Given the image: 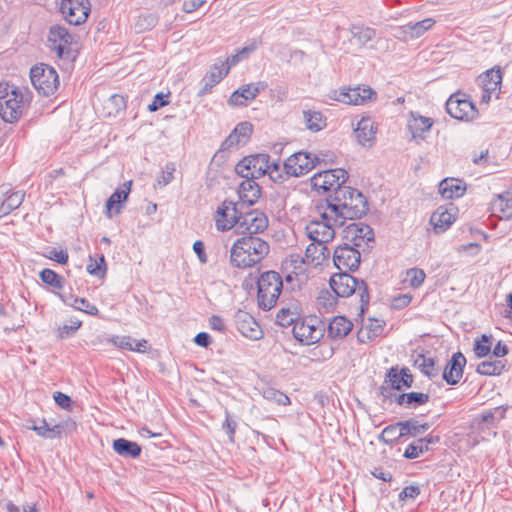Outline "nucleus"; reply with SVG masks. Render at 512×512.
I'll list each match as a JSON object with an SVG mask.
<instances>
[{
  "mask_svg": "<svg viewBox=\"0 0 512 512\" xmlns=\"http://www.w3.org/2000/svg\"><path fill=\"white\" fill-rule=\"evenodd\" d=\"M368 211L364 195L350 186L338 187L327 200L321 217L335 224L345 225L347 220L360 219Z\"/></svg>",
  "mask_w": 512,
  "mask_h": 512,
  "instance_id": "obj_1",
  "label": "nucleus"
},
{
  "mask_svg": "<svg viewBox=\"0 0 512 512\" xmlns=\"http://www.w3.org/2000/svg\"><path fill=\"white\" fill-rule=\"evenodd\" d=\"M31 101L28 88L0 83V116L5 122H17L28 111Z\"/></svg>",
  "mask_w": 512,
  "mask_h": 512,
  "instance_id": "obj_2",
  "label": "nucleus"
},
{
  "mask_svg": "<svg viewBox=\"0 0 512 512\" xmlns=\"http://www.w3.org/2000/svg\"><path fill=\"white\" fill-rule=\"evenodd\" d=\"M269 253V244L255 236L237 239L230 250V261L234 267L249 268L260 263Z\"/></svg>",
  "mask_w": 512,
  "mask_h": 512,
  "instance_id": "obj_3",
  "label": "nucleus"
},
{
  "mask_svg": "<svg viewBox=\"0 0 512 512\" xmlns=\"http://www.w3.org/2000/svg\"><path fill=\"white\" fill-rule=\"evenodd\" d=\"M329 284L337 297H349L356 294L360 301V315H363L370 301L368 286L364 280H359L347 272L333 274Z\"/></svg>",
  "mask_w": 512,
  "mask_h": 512,
  "instance_id": "obj_4",
  "label": "nucleus"
},
{
  "mask_svg": "<svg viewBox=\"0 0 512 512\" xmlns=\"http://www.w3.org/2000/svg\"><path fill=\"white\" fill-rule=\"evenodd\" d=\"M258 305L263 310L272 309L280 296L283 288V280L279 273L267 271L261 274L257 282Z\"/></svg>",
  "mask_w": 512,
  "mask_h": 512,
  "instance_id": "obj_5",
  "label": "nucleus"
},
{
  "mask_svg": "<svg viewBox=\"0 0 512 512\" xmlns=\"http://www.w3.org/2000/svg\"><path fill=\"white\" fill-rule=\"evenodd\" d=\"M30 79L38 93L44 96L53 95L59 87V77L56 70L44 63L31 68Z\"/></svg>",
  "mask_w": 512,
  "mask_h": 512,
  "instance_id": "obj_6",
  "label": "nucleus"
},
{
  "mask_svg": "<svg viewBox=\"0 0 512 512\" xmlns=\"http://www.w3.org/2000/svg\"><path fill=\"white\" fill-rule=\"evenodd\" d=\"M294 338L304 345L320 341L324 335L322 322L317 317H306L295 322L292 329Z\"/></svg>",
  "mask_w": 512,
  "mask_h": 512,
  "instance_id": "obj_7",
  "label": "nucleus"
},
{
  "mask_svg": "<svg viewBox=\"0 0 512 512\" xmlns=\"http://www.w3.org/2000/svg\"><path fill=\"white\" fill-rule=\"evenodd\" d=\"M377 93L370 87L357 86L333 90L330 98L347 105H363L376 99Z\"/></svg>",
  "mask_w": 512,
  "mask_h": 512,
  "instance_id": "obj_8",
  "label": "nucleus"
},
{
  "mask_svg": "<svg viewBox=\"0 0 512 512\" xmlns=\"http://www.w3.org/2000/svg\"><path fill=\"white\" fill-rule=\"evenodd\" d=\"M319 162L317 155L299 151L287 158L283 164L285 175L299 177L310 172Z\"/></svg>",
  "mask_w": 512,
  "mask_h": 512,
  "instance_id": "obj_9",
  "label": "nucleus"
},
{
  "mask_svg": "<svg viewBox=\"0 0 512 512\" xmlns=\"http://www.w3.org/2000/svg\"><path fill=\"white\" fill-rule=\"evenodd\" d=\"M348 179L346 170L338 168L321 171L315 174L311 179V186L317 192H327L331 189L344 187L343 185Z\"/></svg>",
  "mask_w": 512,
  "mask_h": 512,
  "instance_id": "obj_10",
  "label": "nucleus"
},
{
  "mask_svg": "<svg viewBox=\"0 0 512 512\" xmlns=\"http://www.w3.org/2000/svg\"><path fill=\"white\" fill-rule=\"evenodd\" d=\"M242 209L238 203L225 200L218 206L215 214V225L218 231H228L233 227L238 229Z\"/></svg>",
  "mask_w": 512,
  "mask_h": 512,
  "instance_id": "obj_11",
  "label": "nucleus"
},
{
  "mask_svg": "<svg viewBox=\"0 0 512 512\" xmlns=\"http://www.w3.org/2000/svg\"><path fill=\"white\" fill-rule=\"evenodd\" d=\"M269 161L270 157L267 154L245 157L236 165L235 170L243 178H259L266 175Z\"/></svg>",
  "mask_w": 512,
  "mask_h": 512,
  "instance_id": "obj_12",
  "label": "nucleus"
},
{
  "mask_svg": "<svg viewBox=\"0 0 512 512\" xmlns=\"http://www.w3.org/2000/svg\"><path fill=\"white\" fill-rule=\"evenodd\" d=\"M446 111L451 117L462 121L472 120L477 115L475 105L460 93L450 96L446 102Z\"/></svg>",
  "mask_w": 512,
  "mask_h": 512,
  "instance_id": "obj_13",
  "label": "nucleus"
},
{
  "mask_svg": "<svg viewBox=\"0 0 512 512\" xmlns=\"http://www.w3.org/2000/svg\"><path fill=\"white\" fill-rule=\"evenodd\" d=\"M268 227V217L266 214L259 210H250L244 212L240 217L238 224L237 233L247 234V236H253L254 234L264 232Z\"/></svg>",
  "mask_w": 512,
  "mask_h": 512,
  "instance_id": "obj_14",
  "label": "nucleus"
},
{
  "mask_svg": "<svg viewBox=\"0 0 512 512\" xmlns=\"http://www.w3.org/2000/svg\"><path fill=\"white\" fill-rule=\"evenodd\" d=\"M60 11L69 24L80 25L88 18L90 2L89 0H62Z\"/></svg>",
  "mask_w": 512,
  "mask_h": 512,
  "instance_id": "obj_15",
  "label": "nucleus"
},
{
  "mask_svg": "<svg viewBox=\"0 0 512 512\" xmlns=\"http://www.w3.org/2000/svg\"><path fill=\"white\" fill-rule=\"evenodd\" d=\"M341 226L321 217V220L310 221L306 225L305 232L312 242L327 244L335 237V227Z\"/></svg>",
  "mask_w": 512,
  "mask_h": 512,
  "instance_id": "obj_16",
  "label": "nucleus"
},
{
  "mask_svg": "<svg viewBox=\"0 0 512 512\" xmlns=\"http://www.w3.org/2000/svg\"><path fill=\"white\" fill-rule=\"evenodd\" d=\"M360 257V252L346 243L335 249L333 261L340 271H354L360 264Z\"/></svg>",
  "mask_w": 512,
  "mask_h": 512,
  "instance_id": "obj_17",
  "label": "nucleus"
},
{
  "mask_svg": "<svg viewBox=\"0 0 512 512\" xmlns=\"http://www.w3.org/2000/svg\"><path fill=\"white\" fill-rule=\"evenodd\" d=\"M344 239L355 247L367 245L374 240L372 228L363 222H352L344 229Z\"/></svg>",
  "mask_w": 512,
  "mask_h": 512,
  "instance_id": "obj_18",
  "label": "nucleus"
},
{
  "mask_svg": "<svg viewBox=\"0 0 512 512\" xmlns=\"http://www.w3.org/2000/svg\"><path fill=\"white\" fill-rule=\"evenodd\" d=\"M267 88L266 82H257L242 85L235 90L229 97L230 106H246L250 101L254 100L257 95Z\"/></svg>",
  "mask_w": 512,
  "mask_h": 512,
  "instance_id": "obj_19",
  "label": "nucleus"
},
{
  "mask_svg": "<svg viewBox=\"0 0 512 512\" xmlns=\"http://www.w3.org/2000/svg\"><path fill=\"white\" fill-rule=\"evenodd\" d=\"M238 331L250 340H259L263 331L258 322L247 312L238 311L235 317Z\"/></svg>",
  "mask_w": 512,
  "mask_h": 512,
  "instance_id": "obj_20",
  "label": "nucleus"
},
{
  "mask_svg": "<svg viewBox=\"0 0 512 512\" xmlns=\"http://www.w3.org/2000/svg\"><path fill=\"white\" fill-rule=\"evenodd\" d=\"M49 42L53 49L57 51L59 57H63L69 51L72 43V36L66 28L62 26H52L49 31Z\"/></svg>",
  "mask_w": 512,
  "mask_h": 512,
  "instance_id": "obj_21",
  "label": "nucleus"
},
{
  "mask_svg": "<svg viewBox=\"0 0 512 512\" xmlns=\"http://www.w3.org/2000/svg\"><path fill=\"white\" fill-rule=\"evenodd\" d=\"M456 213L455 207L440 206L430 217V223L434 227L436 233L446 231L455 221Z\"/></svg>",
  "mask_w": 512,
  "mask_h": 512,
  "instance_id": "obj_22",
  "label": "nucleus"
},
{
  "mask_svg": "<svg viewBox=\"0 0 512 512\" xmlns=\"http://www.w3.org/2000/svg\"><path fill=\"white\" fill-rule=\"evenodd\" d=\"M466 358L461 352L455 353L443 371V379L450 385L457 384L463 375Z\"/></svg>",
  "mask_w": 512,
  "mask_h": 512,
  "instance_id": "obj_23",
  "label": "nucleus"
},
{
  "mask_svg": "<svg viewBox=\"0 0 512 512\" xmlns=\"http://www.w3.org/2000/svg\"><path fill=\"white\" fill-rule=\"evenodd\" d=\"M433 119L411 112L407 121V129L412 135V139H425V133L429 132L433 126Z\"/></svg>",
  "mask_w": 512,
  "mask_h": 512,
  "instance_id": "obj_24",
  "label": "nucleus"
},
{
  "mask_svg": "<svg viewBox=\"0 0 512 512\" xmlns=\"http://www.w3.org/2000/svg\"><path fill=\"white\" fill-rule=\"evenodd\" d=\"M25 197L22 191H10L6 187H0V217L6 216L17 209Z\"/></svg>",
  "mask_w": 512,
  "mask_h": 512,
  "instance_id": "obj_25",
  "label": "nucleus"
},
{
  "mask_svg": "<svg viewBox=\"0 0 512 512\" xmlns=\"http://www.w3.org/2000/svg\"><path fill=\"white\" fill-rule=\"evenodd\" d=\"M239 206L254 205L260 197V187L253 178H245L238 187Z\"/></svg>",
  "mask_w": 512,
  "mask_h": 512,
  "instance_id": "obj_26",
  "label": "nucleus"
},
{
  "mask_svg": "<svg viewBox=\"0 0 512 512\" xmlns=\"http://www.w3.org/2000/svg\"><path fill=\"white\" fill-rule=\"evenodd\" d=\"M377 127L370 117H362L354 129L355 137L362 146H371L376 138Z\"/></svg>",
  "mask_w": 512,
  "mask_h": 512,
  "instance_id": "obj_27",
  "label": "nucleus"
},
{
  "mask_svg": "<svg viewBox=\"0 0 512 512\" xmlns=\"http://www.w3.org/2000/svg\"><path fill=\"white\" fill-rule=\"evenodd\" d=\"M386 382L395 390L410 388L413 384V375L408 368L398 369L392 367L387 373Z\"/></svg>",
  "mask_w": 512,
  "mask_h": 512,
  "instance_id": "obj_28",
  "label": "nucleus"
},
{
  "mask_svg": "<svg viewBox=\"0 0 512 512\" xmlns=\"http://www.w3.org/2000/svg\"><path fill=\"white\" fill-rule=\"evenodd\" d=\"M130 191L131 181H128L112 193L106 202V214L108 218L112 217V212H114V214H119L121 212V204L127 200Z\"/></svg>",
  "mask_w": 512,
  "mask_h": 512,
  "instance_id": "obj_29",
  "label": "nucleus"
},
{
  "mask_svg": "<svg viewBox=\"0 0 512 512\" xmlns=\"http://www.w3.org/2000/svg\"><path fill=\"white\" fill-rule=\"evenodd\" d=\"M385 322L379 319L369 318L362 323L357 333V338L361 343H367L382 335Z\"/></svg>",
  "mask_w": 512,
  "mask_h": 512,
  "instance_id": "obj_30",
  "label": "nucleus"
},
{
  "mask_svg": "<svg viewBox=\"0 0 512 512\" xmlns=\"http://www.w3.org/2000/svg\"><path fill=\"white\" fill-rule=\"evenodd\" d=\"M491 209L500 219H512V191L498 194L491 203Z\"/></svg>",
  "mask_w": 512,
  "mask_h": 512,
  "instance_id": "obj_31",
  "label": "nucleus"
},
{
  "mask_svg": "<svg viewBox=\"0 0 512 512\" xmlns=\"http://www.w3.org/2000/svg\"><path fill=\"white\" fill-rule=\"evenodd\" d=\"M329 257V250L326 244L311 242L305 250V261L312 267L323 264Z\"/></svg>",
  "mask_w": 512,
  "mask_h": 512,
  "instance_id": "obj_32",
  "label": "nucleus"
},
{
  "mask_svg": "<svg viewBox=\"0 0 512 512\" xmlns=\"http://www.w3.org/2000/svg\"><path fill=\"white\" fill-rule=\"evenodd\" d=\"M479 82L483 90L497 92L496 98H498L502 83L501 69L497 67L487 70L479 76Z\"/></svg>",
  "mask_w": 512,
  "mask_h": 512,
  "instance_id": "obj_33",
  "label": "nucleus"
},
{
  "mask_svg": "<svg viewBox=\"0 0 512 512\" xmlns=\"http://www.w3.org/2000/svg\"><path fill=\"white\" fill-rule=\"evenodd\" d=\"M229 73V66L225 64L214 65L211 71L203 78L204 86L200 90L199 95L203 96L211 91L227 74Z\"/></svg>",
  "mask_w": 512,
  "mask_h": 512,
  "instance_id": "obj_34",
  "label": "nucleus"
},
{
  "mask_svg": "<svg viewBox=\"0 0 512 512\" xmlns=\"http://www.w3.org/2000/svg\"><path fill=\"white\" fill-rule=\"evenodd\" d=\"M465 190V183L455 178H446L439 184V192L445 199L458 198L464 194Z\"/></svg>",
  "mask_w": 512,
  "mask_h": 512,
  "instance_id": "obj_35",
  "label": "nucleus"
},
{
  "mask_svg": "<svg viewBox=\"0 0 512 512\" xmlns=\"http://www.w3.org/2000/svg\"><path fill=\"white\" fill-rule=\"evenodd\" d=\"M353 323L344 316L334 317L328 326V336L333 339H343L352 330Z\"/></svg>",
  "mask_w": 512,
  "mask_h": 512,
  "instance_id": "obj_36",
  "label": "nucleus"
},
{
  "mask_svg": "<svg viewBox=\"0 0 512 512\" xmlns=\"http://www.w3.org/2000/svg\"><path fill=\"white\" fill-rule=\"evenodd\" d=\"M107 341L120 349L137 352L144 351L147 345L145 339L135 340L130 336H112Z\"/></svg>",
  "mask_w": 512,
  "mask_h": 512,
  "instance_id": "obj_37",
  "label": "nucleus"
},
{
  "mask_svg": "<svg viewBox=\"0 0 512 512\" xmlns=\"http://www.w3.org/2000/svg\"><path fill=\"white\" fill-rule=\"evenodd\" d=\"M303 120L306 128L311 132H319L327 125L326 118L322 112L314 109L303 110Z\"/></svg>",
  "mask_w": 512,
  "mask_h": 512,
  "instance_id": "obj_38",
  "label": "nucleus"
},
{
  "mask_svg": "<svg viewBox=\"0 0 512 512\" xmlns=\"http://www.w3.org/2000/svg\"><path fill=\"white\" fill-rule=\"evenodd\" d=\"M430 399V395L422 392L402 393L396 396L395 401L398 405L408 408H416L426 404Z\"/></svg>",
  "mask_w": 512,
  "mask_h": 512,
  "instance_id": "obj_39",
  "label": "nucleus"
},
{
  "mask_svg": "<svg viewBox=\"0 0 512 512\" xmlns=\"http://www.w3.org/2000/svg\"><path fill=\"white\" fill-rule=\"evenodd\" d=\"M113 449L123 457L137 458L141 454V447L136 442L124 438L114 440Z\"/></svg>",
  "mask_w": 512,
  "mask_h": 512,
  "instance_id": "obj_40",
  "label": "nucleus"
},
{
  "mask_svg": "<svg viewBox=\"0 0 512 512\" xmlns=\"http://www.w3.org/2000/svg\"><path fill=\"white\" fill-rule=\"evenodd\" d=\"M57 295L64 303L69 304L76 310L82 311L91 316H97L99 314L98 308L94 304H91L85 298L70 296V300H72V302H68V300L64 297V295H62L60 293H57Z\"/></svg>",
  "mask_w": 512,
  "mask_h": 512,
  "instance_id": "obj_41",
  "label": "nucleus"
},
{
  "mask_svg": "<svg viewBox=\"0 0 512 512\" xmlns=\"http://www.w3.org/2000/svg\"><path fill=\"white\" fill-rule=\"evenodd\" d=\"M505 366L502 360L483 361L478 364L476 372L485 376H499L505 370Z\"/></svg>",
  "mask_w": 512,
  "mask_h": 512,
  "instance_id": "obj_42",
  "label": "nucleus"
},
{
  "mask_svg": "<svg viewBox=\"0 0 512 512\" xmlns=\"http://www.w3.org/2000/svg\"><path fill=\"white\" fill-rule=\"evenodd\" d=\"M414 366L429 378L438 375V369L435 367L434 359L431 357H426L423 354L417 355L414 360Z\"/></svg>",
  "mask_w": 512,
  "mask_h": 512,
  "instance_id": "obj_43",
  "label": "nucleus"
},
{
  "mask_svg": "<svg viewBox=\"0 0 512 512\" xmlns=\"http://www.w3.org/2000/svg\"><path fill=\"white\" fill-rule=\"evenodd\" d=\"M306 265L308 263L305 261V256L303 257L300 254H291L283 262L284 268L295 275L303 274Z\"/></svg>",
  "mask_w": 512,
  "mask_h": 512,
  "instance_id": "obj_44",
  "label": "nucleus"
},
{
  "mask_svg": "<svg viewBox=\"0 0 512 512\" xmlns=\"http://www.w3.org/2000/svg\"><path fill=\"white\" fill-rule=\"evenodd\" d=\"M398 426L403 432V437L406 435L417 436L430 428L428 423L419 424L416 420L401 421L398 422Z\"/></svg>",
  "mask_w": 512,
  "mask_h": 512,
  "instance_id": "obj_45",
  "label": "nucleus"
},
{
  "mask_svg": "<svg viewBox=\"0 0 512 512\" xmlns=\"http://www.w3.org/2000/svg\"><path fill=\"white\" fill-rule=\"evenodd\" d=\"M492 335L483 334L474 341L473 351L477 358H484L491 352Z\"/></svg>",
  "mask_w": 512,
  "mask_h": 512,
  "instance_id": "obj_46",
  "label": "nucleus"
},
{
  "mask_svg": "<svg viewBox=\"0 0 512 512\" xmlns=\"http://www.w3.org/2000/svg\"><path fill=\"white\" fill-rule=\"evenodd\" d=\"M298 317L299 313L296 307L281 308L276 315V322L282 327H288L292 324L294 326L295 322L299 321Z\"/></svg>",
  "mask_w": 512,
  "mask_h": 512,
  "instance_id": "obj_47",
  "label": "nucleus"
},
{
  "mask_svg": "<svg viewBox=\"0 0 512 512\" xmlns=\"http://www.w3.org/2000/svg\"><path fill=\"white\" fill-rule=\"evenodd\" d=\"M435 24L433 18H426L416 23H408L405 25V31L410 33L412 37H420L427 30L431 29Z\"/></svg>",
  "mask_w": 512,
  "mask_h": 512,
  "instance_id": "obj_48",
  "label": "nucleus"
},
{
  "mask_svg": "<svg viewBox=\"0 0 512 512\" xmlns=\"http://www.w3.org/2000/svg\"><path fill=\"white\" fill-rule=\"evenodd\" d=\"M40 279L45 284L59 290L62 289L65 284V279L62 276L48 268H45L40 272Z\"/></svg>",
  "mask_w": 512,
  "mask_h": 512,
  "instance_id": "obj_49",
  "label": "nucleus"
},
{
  "mask_svg": "<svg viewBox=\"0 0 512 512\" xmlns=\"http://www.w3.org/2000/svg\"><path fill=\"white\" fill-rule=\"evenodd\" d=\"M426 278L425 272L420 268H410L405 272L403 282L412 288L420 287Z\"/></svg>",
  "mask_w": 512,
  "mask_h": 512,
  "instance_id": "obj_50",
  "label": "nucleus"
},
{
  "mask_svg": "<svg viewBox=\"0 0 512 512\" xmlns=\"http://www.w3.org/2000/svg\"><path fill=\"white\" fill-rule=\"evenodd\" d=\"M506 408L498 406L493 409L485 410L481 414V420L488 425H495L505 418Z\"/></svg>",
  "mask_w": 512,
  "mask_h": 512,
  "instance_id": "obj_51",
  "label": "nucleus"
},
{
  "mask_svg": "<svg viewBox=\"0 0 512 512\" xmlns=\"http://www.w3.org/2000/svg\"><path fill=\"white\" fill-rule=\"evenodd\" d=\"M351 32L353 38L356 39L362 45H365L366 43L371 41L376 35V31L373 28L365 27L362 25L353 26Z\"/></svg>",
  "mask_w": 512,
  "mask_h": 512,
  "instance_id": "obj_52",
  "label": "nucleus"
},
{
  "mask_svg": "<svg viewBox=\"0 0 512 512\" xmlns=\"http://www.w3.org/2000/svg\"><path fill=\"white\" fill-rule=\"evenodd\" d=\"M263 397L270 401V402H275L279 405H289L290 404V399L289 397L284 394L283 392L279 391V390H276L274 388H266L264 389L263 391Z\"/></svg>",
  "mask_w": 512,
  "mask_h": 512,
  "instance_id": "obj_53",
  "label": "nucleus"
},
{
  "mask_svg": "<svg viewBox=\"0 0 512 512\" xmlns=\"http://www.w3.org/2000/svg\"><path fill=\"white\" fill-rule=\"evenodd\" d=\"M427 451L426 443L418 439L407 446L404 457L407 459H416Z\"/></svg>",
  "mask_w": 512,
  "mask_h": 512,
  "instance_id": "obj_54",
  "label": "nucleus"
},
{
  "mask_svg": "<svg viewBox=\"0 0 512 512\" xmlns=\"http://www.w3.org/2000/svg\"><path fill=\"white\" fill-rule=\"evenodd\" d=\"M401 437H403V432H401L398 423L387 426L380 435V439L385 443H392Z\"/></svg>",
  "mask_w": 512,
  "mask_h": 512,
  "instance_id": "obj_55",
  "label": "nucleus"
},
{
  "mask_svg": "<svg viewBox=\"0 0 512 512\" xmlns=\"http://www.w3.org/2000/svg\"><path fill=\"white\" fill-rule=\"evenodd\" d=\"M175 165L174 163H167L157 177V184L160 187L168 185L174 178Z\"/></svg>",
  "mask_w": 512,
  "mask_h": 512,
  "instance_id": "obj_56",
  "label": "nucleus"
},
{
  "mask_svg": "<svg viewBox=\"0 0 512 512\" xmlns=\"http://www.w3.org/2000/svg\"><path fill=\"white\" fill-rule=\"evenodd\" d=\"M87 271L91 275L103 278L106 274V263L103 255L99 257L98 261L87 265Z\"/></svg>",
  "mask_w": 512,
  "mask_h": 512,
  "instance_id": "obj_57",
  "label": "nucleus"
},
{
  "mask_svg": "<svg viewBox=\"0 0 512 512\" xmlns=\"http://www.w3.org/2000/svg\"><path fill=\"white\" fill-rule=\"evenodd\" d=\"M156 23H157V18L154 15H152V14L142 15L138 18V20L135 24V27L138 32H143L145 30H149L152 27H154L156 25Z\"/></svg>",
  "mask_w": 512,
  "mask_h": 512,
  "instance_id": "obj_58",
  "label": "nucleus"
},
{
  "mask_svg": "<svg viewBox=\"0 0 512 512\" xmlns=\"http://www.w3.org/2000/svg\"><path fill=\"white\" fill-rule=\"evenodd\" d=\"M421 493L420 487L418 485H409L403 488V490L399 493V500L402 502H408L411 500H415Z\"/></svg>",
  "mask_w": 512,
  "mask_h": 512,
  "instance_id": "obj_59",
  "label": "nucleus"
},
{
  "mask_svg": "<svg viewBox=\"0 0 512 512\" xmlns=\"http://www.w3.org/2000/svg\"><path fill=\"white\" fill-rule=\"evenodd\" d=\"M266 174L274 182H283L286 179L285 175L282 173L280 163L277 162L269 161V169H267Z\"/></svg>",
  "mask_w": 512,
  "mask_h": 512,
  "instance_id": "obj_60",
  "label": "nucleus"
},
{
  "mask_svg": "<svg viewBox=\"0 0 512 512\" xmlns=\"http://www.w3.org/2000/svg\"><path fill=\"white\" fill-rule=\"evenodd\" d=\"M253 131V126L251 123L244 121L239 123L233 130L235 134L240 136V139L245 143L249 140Z\"/></svg>",
  "mask_w": 512,
  "mask_h": 512,
  "instance_id": "obj_61",
  "label": "nucleus"
},
{
  "mask_svg": "<svg viewBox=\"0 0 512 512\" xmlns=\"http://www.w3.org/2000/svg\"><path fill=\"white\" fill-rule=\"evenodd\" d=\"M317 303L325 309H330L336 304V295L333 296L328 291H321L317 297Z\"/></svg>",
  "mask_w": 512,
  "mask_h": 512,
  "instance_id": "obj_62",
  "label": "nucleus"
},
{
  "mask_svg": "<svg viewBox=\"0 0 512 512\" xmlns=\"http://www.w3.org/2000/svg\"><path fill=\"white\" fill-rule=\"evenodd\" d=\"M225 415H226V418H225V422L222 425V428L228 434L230 442L233 443L234 442L235 431H236V428H237V423H236V421L231 419V417L229 415V412L227 410L225 411Z\"/></svg>",
  "mask_w": 512,
  "mask_h": 512,
  "instance_id": "obj_63",
  "label": "nucleus"
},
{
  "mask_svg": "<svg viewBox=\"0 0 512 512\" xmlns=\"http://www.w3.org/2000/svg\"><path fill=\"white\" fill-rule=\"evenodd\" d=\"M81 326V321H74L70 325H63L58 328V337L60 339L67 338L74 332H76Z\"/></svg>",
  "mask_w": 512,
  "mask_h": 512,
  "instance_id": "obj_64",
  "label": "nucleus"
}]
</instances>
